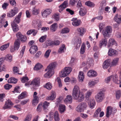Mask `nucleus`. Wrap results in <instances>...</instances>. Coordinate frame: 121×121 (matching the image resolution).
<instances>
[{"label":"nucleus","mask_w":121,"mask_h":121,"mask_svg":"<svg viewBox=\"0 0 121 121\" xmlns=\"http://www.w3.org/2000/svg\"><path fill=\"white\" fill-rule=\"evenodd\" d=\"M13 104V103L11 102L10 100L8 99L5 102V104L3 108L4 109H10L11 108V106Z\"/></svg>","instance_id":"13"},{"label":"nucleus","mask_w":121,"mask_h":121,"mask_svg":"<svg viewBox=\"0 0 121 121\" xmlns=\"http://www.w3.org/2000/svg\"><path fill=\"white\" fill-rule=\"evenodd\" d=\"M97 75V72L93 70H90L87 73L88 76L90 77H96Z\"/></svg>","instance_id":"14"},{"label":"nucleus","mask_w":121,"mask_h":121,"mask_svg":"<svg viewBox=\"0 0 121 121\" xmlns=\"http://www.w3.org/2000/svg\"><path fill=\"white\" fill-rule=\"evenodd\" d=\"M86 49V46L84 43H83L82 45L80 51L81 54H83L85 52Z\"/></svg>","instance_id":"39"},{"label":"nucleus","mask_w":121,"mask_h":121,"mask_svg":"<svg viewBox=\"0 0 121 121\" xmlns=\"http://www.w3.org/2000/svg\"><path fill=\"white\" fill-rule=\"evenodd\" d=\"M40 12V9L35 6L33 7L32 9V15H37L39 14Z\"/></svg>","instance_id":"15"},{"label":"nucleus","mask_w":121,"mask_h":121,"mask_svg":"<svg viewBox=\"0 0 121 121\" xmlns=\"http://www.w3.org/2000/svg\"><path fill=\"white\" fill-rule=\"evenodd\" d=\"M20 40L22 43L26 42L27 40V37L23 35L22 36V37L20 38Z\"/></svg>","instance_id":"54"},{"label":"nucleus","mask_w":121,"mask_h":121,"mask_svg":"<svg viewBox=\"0 0 121 121\" xmlns=\"http://www.w3.org/2000/svg\"><path fill=\"white\" fill-rule=\"evenodd\" d=\"M13 72L15 73H18V74H22V73H18V72H19V70L18 68L17 67H14L13 68Z\"/></svg>","instance_id":"56"},{"label":"nucleus","mask_w":121,"mask_h":121,"mask_svg":"<svg viewBox=\"0 0 121 121\" xmlns=\"http://www.w3.org/2000/svg\"><path fill=\"white\" fill-rule=\"evenodd\" d=\"M5 95L4 93L0 94V101L3 102L4 101V98L5 97Z\"/></svg>","instance_id":"57"},{"label":"nucleus","mask_w":121,"mask_h":121,"mask_svg":"<svg viewBox=\"0 0 121 121\" xmlns=\"http://www.w3.org/2000/svg\"><path fill=\"white\" fill-rule=\"evenodd\" d=\"M57 24L56 23H54L51 26L50 30L53 32H54L57 30Z\"/></svg>","instance_id":"28"},{"label":"nucleus","mask_w":121,"mask_h":121,"mask_svg":"<svg viewBox=\"0 0 121 121\" xmlns=\"http://www.w3.org/2000/svg\"><path fill=\"white\" fill-rule=\"evenodd\" d=\"M119 58H116L114 59L112 62V65H116L117 63V62L119 60Z\"/></svg>","instance_id":"51"},{"label":"nucleus","mask_w":121,"mask_h":121,"mask_svg":"<svg viewBox=\"0 0 121 121\" xmlns=\"http://www.w3.org/2000/svg\"><path fill=\"white\" fill-rule=\"evenodd\" d=\"M57 65L56 62L52 63L48 66L45 71H47V72L44 75V77L46 78H49L54 74L53 70Z\"/></svg>","instance_id":"3"},{"label":"nucleus","mask_w":121,"mask_h":121,"mask_svg":"<svg viewBox=\"0 0 121 121\" xmlns=\"http://www.w3.org/2000/svg\"><path fill=\"white\" fill-rule=\"evenodd\" d=\"M43 107L42 103H40L38 105L37 108V111L39 112H40L42 110Z\"/></svg>","instance_id":"48"},{"label":"nucleus","mask_w":121,"mask_h":121,"mask_svg":"<svg viewBox=\"0 0 121 121\" xmlns=\"http://www.w3.org/2000/svg\"><path fill=\"white\" fill-rule=\"evenodd\" d=\"M52 10L50 9H47L43 11H42L41 14L43 17H47L52 12Z\"/></svg>","instance_id":"11"},{"label":"nucleus","mask_w":121,"mask_h":121,"mask_svg":"<svg viewBox=\"0 0 121 121\" xmlns=\"http://www.w3.org/2000/svg\"><path fill=\"white\" fill-rule=\"evenodd\" d=\"M71 21H73L72 25L75 26H78L81 24V22L79 20L77 19L76 18H73Z\"/></svg>","instance_id":"12"},{"label":"nucleus","mask_w":121,"mask_h":121,"mask_svg":"<svg viewBox=\"0 0 121 121\" xmlns=\"http://www.w3.org/2000/svg\"><path fill=\"white\" fill-rule=\"evenodd\" d=\"M116 96L117 99H119L121 96V92L120 91H117L116 93Z\"/></svg>","instance_id":"63"},{"label":"nucleus","mask_w":121,"mask_h":121,"mask_svg":"<svg viewBox=\"0 0 121 121\" xmlns=\"http://www.w3.org/2000/svg\"><path fill=\"white\" fill-rule=\"evenodd\" d=\"M65 110V106L64 105L60 104L59 106V111L61 113L64 112Z\"/></svg>","instance_id":"43"},{"label":"nucleus","mask_w":121,"mask_h":121,"mask_svg":"<svg viewBox=\"0 0 121 121\" xmlns=\"http://www.w3.org/2000/svg\"><path fill=\"white\" fill-rule=\"evenodd\" d=\"M26 48V46H24L22 48L20 52V54L19 55V57L20 58H22L23 56Z\"/></svg>","instance_id":"42"},{"label":"nucleus","mask_w":121,"mask_h":121,"mask_svg":"<svg viewBox=\"0 0 121 121\" xmlns=\"http://www.w3.org/2000/svg\"><path fill=\"white\" fill-rule=\"evenodd\" d=\"M95 98L97 102H101L104 98V93L103 91H100L95 95Z\"/></svg>","instance_id":"6"},{"label":"nucleus","mask_w":121,"mask_h":121,"mask_svg":"<svg viewBox=\"0 0 121 121\" xmlns=\"http://www.w3.org/2000/svg\"><path fill=\"white\" fill-rule=\"evenodd\" d=\"M43 66L40 64L38 63L36 64L34 67V69L35 70H38L41 69Z\"/></svg>","instance_id":"40"},{"label":"nucleus","mask_w":121,"mask_h":121,"mask_svg":"<svg viewBox=\"0 0 121 121\" xmlns=\"http://www.w3.org/2000/svg\"><path fill=\"white\" fill-rule=\"evenodd\" d=\"M72 70L70 67H66L61 71L59 76L61 77H65L69 74Z\"/></svg>","instance_id":"4"},{"label":"nucleus","mask_w":121,"mask_h":121,"mask_svg":"<svg viewBox=\"0 0 121 121\" xmlns=\"http://www.w3.org/2000/svg\"><path fill=\"white\" fill-rule=\"evenodd\" d=\"M56 94L54 92H52L51 95L49 96H47L46 97V100H52L54 99L56 97Z\"/></svg>","instance_id":"24"},{"label":"nucleus","mask_w":121,"mask_h":121,"mask_svg":"<svg viewBox=\"0 0 121 121\" xmlns=\"http://www.w3.org/2000/svg\"><path fill=\"white\" fill-rule=\"evenodd\" d=\"M46 35H44L40 37L39 39V41L41 43L43 42L46 40Z\"/></svg>","instance_id":"53"},{"label":"nucleus","mask_w":121,"mask_h":121,"mask_svg":"<svg viewBox=\"0 0 121 121\" xmlns=\"http://www.w3.org/2000/svg\"><path fill=\"white\" fill-rule=\"evenodd\" d=\"M45 43V45L47 47L48 46H51L53 45V41H46Z\"/></svg>","instance_id":"59"},{"label":"nucleus","mask_w":121,"mask_h":121,"mask_svg":"<svg viewBox=\"0 0 121 121\" xmlns=\"http://www.w3.org/2000/svg\"><path fill=\"white\" fill-rule=\"evenodd\" d=\"M72 97L71 95H67L64 100V102L66 103L70 104L72 102Z\"/></svg>","instance_id":"23"},{"label":"nucleus","mask_w":121,"mask_h":121,"mask_svg":"<svg viewBox=\"0 0 121 121\" xmlns=\"http://www.w3.org/2000/svg\"><path fill=\"white\" fill-rule=\"evenodd\" d=\"M116 41L114 39H109L108 41V47L111 46L115 44L116 45Z\"/></svg>","instance_id":"34"},{"label":"nucleus","mask_w":121,"mask_h":121,"mask_svg":"<svg viewBox=\"0 0 121 121\" xmlns=\"http://www.w3.org/2000/svg\"><path fill=\"white\" fill-rule=\"evenodd\" d=\"M112 107L111 106H108L107 107L106 109V117H109L110 115L111 114L112 112Z\"/></svg>","instance_id":"22"},{"label":"nucleus","mask_w":121,"mask_h":121,"mask_svg":"<svg viewBox=\"0 0 121 121\" xmlns=\"http://www.w3.org/2000/svg\"><path fill=\"white\" fill-rule=\"evenodd\" d=\"M18 9L17 7H15L13 9L7 13V16L9 17H12L14 16L18 12Z\"/></svg>","instance_id":"9"},{"label":"nucleus","mask_w":121,"mask_h":121,"mask_svg":"<svg viewBox=\"0 0 121 121\" xmlns=\"http://www.w3.org/2000/svg\"><path fill=\"white\" fill-rule=\"evenodd\" d=\"M85 4L86 5L91 7H93L95 5V4L93 3L90 1L86 2L85 3Z\"/></svg>","instance_id":"45"},{"label":"nucleus","mask_w":121,"mask_h":121,"mask_svg":"<svg viewBox=\"0 0 121 121\" xmlns=\"http://www.w3.org/2000/svg\"><path fill=\"white\" fill-rule=\"evenodd\" d=\"M49 104V103L47 101H45L43 103H42L43 109L45 110L46 109Z\"/></svg>","instance_id":"44"},{"label":"nucleus","mask_w":121,"mask_h":121,"mask_svg":"<svg viewBox=\"0 0 121 121\" xmlns=\"http://www.w3.org/2000/svg\"><path fill=\"white\" fill-rule=\"evenodd\" d=\"M32 100V103L33 105L34 106H35L38 103L39 101L38 96L34 97Z\"/></svg>","instance_id":"27"},{"label":"nucleus","mask_w":121,"mask_h":121,"mask_svg":"<svg viewBox=\"0 0 121 121\" xmlns=\"http://www.w3.org/2000/svg\"><path fill=\"white\" fill-rule=\"evenodd\" d=\"M23 35L21 32H18L16 34V37L17 38V39H19V40H20V38L22 37Z\"/></svg>","instance_id":"64"},{"label":"nucleus","mask_w":121,"mask_h":121,"mask_svg":"<svg viewBox=\"0 0 121 121\" xmlns=\"http://www.w3.org/2000/svg\"><path fill=\"white\" fill-rule=\"evenodd\" d=\"M118 77L116 76H112V79L113 81L115 83L118 84L120 83L121 81L118 80Z\"/></svg>","instance_id":"33"},{"label":"nucleus","mask_w":121,"mask_h":121,"mask_svg":"<svg viewBox=\"0 0 121 121\" xmlns=\"http://www.w3.org/2000/svg\"><path fill=\"white\" fill-rule=\"evenodd\" d=\"M9 43H8L2 46L0 48V50L1 51H4L5 50L9 47Z\"/></svg>","instance_id":"41"},{"label":"nucleus","mask_w":121,"mask_h":121,"mask_svg":"<svg viewBox=\"0 0 121 121\" xmlns=\"http://www.w3.org/2000/svg\"><path fill=\"white\" fill-rule=\"evenodd\" d=\"M65 49V45L64 44H63L58 49V53L60 54L64 52V50Z\"/></svg>","instance_id":"36"},{"label":"nucleus","mask_w":121,"mask_h":121,"mask_svg":"<svg viewBox=\"0 0 121 121\" xmlns=\"http://www.w3.org/2000/svg\"><path fill=\"white\" fill-rule=\"evenodd\" d=\"M38 50V48L36 45L32 46L30 48L29 51L31 54H34Z\"/></svg>","instance_id":"17"},{"label":"nucleus","mask_w":121,"mask_h":121,"mask_svg":"<svg viewBox=\"0 0 121 121\" xmlns=\"http://www.w3.org/2000/svg\"><path fill=\"white\" fill-rule=\"evenodd\" d=\"M84 75L83 72H80L78 75V80L79 81L82 82L84 78Z\"/></svg>","instance_id":"26"},{"label":"nucleus","mask_w":121,"mask_h":121,"mask_svg":"<svg viewBox=\"0 0 121 121\" xmlns=\"http://www.w3.org/2000/svg\"><path fill=\"white\" fill-rule=\"evenodd\" d=\"M17 79L15 78L11 77L8 80V82L9 83L16 84L17 82Z\"/></svg>","instance_id":"32"},{"label":"nucleus","mask_w":121,"mask_h":121,"mask_svg":"<svg viewBox=\"0 0 121 121\" xmlns=\"http://www.w3.org/2000/svg\"><path fill=\"white\" fill-rule=\"evenodd\" d=\"M68 6V0H65L59 6L60 9H62L64 10Z\"/></svg>","instance_id":"21"},{"label":"nucleus","mask_w":121,"mask_h":121,"mask_svg":"<svg viewBox=\"0 0 121 121\" xmlns=\"http://www.w3.org/2000/svg\"><path fill=\"white\" fill-rule=\"evenodd\" d=\"M88 104L90 108H93L95 104V100L94 99H91L90 100H89Z\"/></svg>","instance_id":"19"},{"label":"nucleus","mask_w":121,"mask_h":121,"mask_svg":"<svg viewBox=\"0 0 121 121\" xmlns=\"http://www.w3.org/2000/svg\"><path fill=\"white\" fill-rule=\"evenodd\" d=\"M87 105L85 102L80 103L76 108V110L78 112H83L87 108Z\"/></svg>","instance_id":"5"},{"label":"nucleus","mask_w":121,"mask_h":121,"mask_svg":"<svg viewBox=\"0 0 121 121\" xmlns=\"http://www.w3.org/2000/svg\"><path fill=\"white\" fill-rule=\"evenodd\" d=\"M114 20L117 23L120 24L121 23V15L116 14L114 18Z\"/></svg>","instance_id":"25"},{"label":"nucleus","mask_w":121,"mask_h":121,"mask_svg":"<svg viewBox=\"0 0 121 121\" xmlns=\"http://www.w3.org/2000/svg\"><path fill=\"white\" fill-rule=\"evenodd\" d=\"M59 13H56L54 15L53 17L56 21H58L59 20Z\"/></svg>","instance_id":"58"},{"label":"nucleus","mask_w":121,"mask_h":121,"mask_svg":"<svg viewBox=\"0 0 121 121\" xmlns=\"http://www.w3.org/2000/svg\"><path fill=\"white\" fill-rule=\"evenodd\" d=\"M8 25V22L6 21H4V20H0V28H1L3 26L5 28Z\"/></svg>","instance_id":"29"},{"label":"nucleus","mask_w":121,"mask_h":121,"mask_svg":"<svg viewBox=\"0 0 121 121\" xmlns=\"http://www.w3.org/2000/svg\"><path fill=\"white\" fill-rule=\"evenodd\" d=\"M11 25L13 28V30L14 32H16L19 29L18 26L16 23H12L11 24Z\"/></svg>","instance_id":"30"},{"label":"nucleus","mask_w":121,"mask_h":121,"mask_svg":"<svg viewBox=\"0 0 121 121\" xmlns=\"http://www.w3.org/2000/svg\"><path fill=\"white\" fill-rule=\"evenodd\" d=\"M29 79L27 77H23L21 79V81L23 83H25L27 82Z\"/></svg>","instance_id":"52"},{"label":"nucleus","mask_w":121,"mask_h":121,"mask_svg":"<svg viewBox=\"0 0 121 121\" xmlns=\"http://www.w3.org/2000/svg\"><path fill=\"white\" fill-rule=\"evenodd\" d=\"M32 116V115L30 114L27 115L24 120V121H30L31 120Z\"/></svg>","instance_id":"49"},{"label":"nucleus","mask_w":121,"mask_h":121,"mask_svg":"<svg viewBox=\"0 0 121 121\" xmlns=\"http://www.w3.org/2000/svg\"><path fill=\"white\" fill-rule=\"evenodd\" d=\"M86 10L85 8H81L79 13L81 16H83L86 14Z\"/></svg>","instance_id":"35"},{"label":"nucleus","mask_w":121,"mask_h":121,"mask_svg":"<svg viewBox=\"0 0 121 121\" xmlns=\"http://www.w3.org/2000/svg\"><path fill=\"white\" fill-rule=\"evenodd\" d=\"M26 92H22L18 96V99H21L24 98L26 96Z\"/></svg>","instance_id":"47"},{"label":"nucleus","mask_w":121,"mask_h":121,"mask_svg":"<svg viewBox=\"0 0 121 121\" xmlns=\"http://www.w3.org/2000/svg\"><path fill=\"white\" fill-rule=\"evenodd\" d=\"M69 29L68 28H65L62 30L61 33L62 34L68 33L69 32Z\"/></svg>","instance_id":"55"},{"label":"nucleus","mask_w":121,"mask_h":121,"mask_svg":"<svg viewBox=\"0 0 121 121\" xmlns=\"http://www.w3.org/2000/svg\"><path fill=\"white\" fill-rule=\"evenodd\" d=\"M72 95L74 99L79 102H82L84 99V96L80 91V88L77 86H75L73 88Z\"/></svg>","instance_id":"2"},{"label":"nucleus","mask_w":121,"mask_h":121,"mask_svg":"<svg viewBox=\"0 0 121 121\" xmlns=\"http://www.w3.org/2000/svg\"><path fill=\"white\" fill-rule=\"evenodd\" d=\"M22 14V12H20L15 18L13 23L19 24L20 22V18L21 17Z\"/></svg>","instance_id":"16"},{"label":"nucleus","mask_w":121,"mask_h":121,"mask_svg":"<svg viewBox=\"0 0 121 121\" xmlns=\"http://www.w3.org/2000/svg\"><path fill=\"white\" fill-rule=\"evenodd\" d=\"M92 92L90 91L89 90L86 93L85 97L86 98V99L87 100H89V97L91 96L92 94Z\"/></svg>","instance_id":"46"},{"label":"nucleus","mask_w":121,"mask_h":121,"mask_svg":"<svg viewBox=\"0 0 121 121\" xmlns=\"http://www.w3.org/2000/svg\"><path fill=\"white\" fill-rule=\"evenodd\" d=\"M78 0H70L69 2V4L71 6H73Z\"/></svg>","instance_id":"61"},{"label":"nucleus","mask_w":121,"mask_h":121,"mask_svg":"<svg viewBox=\"0 0 121 121\" xmlns=\"http://www.w3.org/2000/svg\"><path fill=\"white\" fill-rule=\"evenodd\" d=\"M117 53L116 50L110 48L109 50L108 54L109 56H112L116 55L117 54Z\"/></svg>","instance_id":"20"},{"label":"nucleus","mask_w":121,"mask_h":121,"mask_svg":"<svg viewBox=\"0 0 121 121\" xmlns=\"http://www.w3.org/2000/svg\"><path fill=\"white\" fill-rule=\"evenodd\" d=\"M44 87L46 88L49 90H51L52 88V84L50 82L46 83L45 85L44 86Z\"/></svg>","instance_id":"38"},{"label":"nucleus","mask_w":121,"mask_h":121,"mask_svg":"<svg viewBox=\"0 0 121 121\" xmlns=\"http://www.w3.org/2000/svg\"><path fill=\"white\" fill-rule=\"evenodd\" d=\"M96 83V82L95 81H91L89 82L88 83L89 86L90 87H92Z\"/></svg>","instance_id":"60"},{"label":"nucleus","mask_w":121,"mask_h":121,"mask_svg":"<svg viewBox=\"0 0 121 121\" xmlns=\"http://www.w3.org/2000/svg\"><path fill=\"white\" fill-rule=\"evenodd\" d=\"M101 109L100 108H99L97 109L95 112L94 113L93 117H98L99 113L101 112Z\"/></svg>","instance_id":"37"},{"label":"nucleus","mask_w":121,"mask_h":121,"mask_svg":"<svg viewBox=\"0 0 121 121\" xmlns=\"http://www.w3.org/2000/svg\"><path fill=\"white\" fill-rule=\"evenodd\" d=\"M20 45V42L19 39H16L15 41L14 44L13 48L10 49V51L13 52L15 51H17L19 49Z\"/></svg>","instance_id":"7"},{"label":"nucleus","mask_w":121,"mask_h":121,"mask_svg":"<svg viewBox=\"0 0 121 121\" xmlns=\"http://www.w3.org/2000/svg\"><path fill=\"white\" fill-rule=\"evenodd\" d=\"M4 58V59H5L6 60L9 62H11L12 60V56L10 55H7L5 57V58Z\"/></svg>","instance_id":"50"},{"label":"nucleus","mask_w":121,"mask_h":121,"mask_svg":"<svg viewBox=\"0 0 121 121\" xmlns=\"http://www.w3.org/2000/svg\"><path fill=\"white\" fill-rule=\"evenodd\" d=\"M40 79L39 78H35L30 82V85L34 87H37L39 86L40 84Z\"/></svg>","instance_id":"10"},{"label":"nucleus","mask_w":121,"mask_h":121,"mask_svg":"<svg viewBox=\"0 0 121 121\" xmlns=\"http://www.w3.org/2000/svg\"><path fill=\"white\" fill-rule=\"evenodd\" d=\"M112 31V28L110 26H107L103 30L102 34L104 37L102 38L99 41V46L100 48H101L103 46H106L107 40L106 37H110Z\"/></svg>","instance_id":"1"},{"label":"nucleus","mask_w":121,"mask_h":121,"mask_svg":"<svg viewBox=\"0 0 121 121\" xmlns=\"http://www.w3.org/2000/svg\"><path fill=\"white\" fill-rule=\"evenodd\" d=\"M49 114L50 117H54L55 121H59L60 118L58 111H56L54 112L51 111Z\"/></svg>","instance_id":"8"},{"label":"nucleus","mask_w":121,"mask_h":121,"mask_svg":"<svg viewBox=\"0 0 121 121\" xmlns=\"http://www.w3.org/2000/svg\"><path fill=\"white\" fill-rule=\"evenodd\" d=\"M77 30L78 32V33L80 35L82 36L84 34L85 32V30L84 28L82 27H80L78 28Z\"/></svg>","instance_id":"31"},{"label":"nucleus","mask_w":121,"mask_h":121,"mask_svg":"<svg viewBox=\"0 0 121 121\" xmlns=\"http://www.w3.org/2000/svg\"><path fill=\"white\" fill-rule=\"evenodd\" d=\"M51 52V50L50 49H48L47 50L44 56L46 58H48L49 56L50 52Z\"/></svg>","instance_id":"62"},{"label":"nucleus","mask_w":121,"mask_h":121,"mask_svg":"<svg viewBox=\"0 0 121 121\" xmlns=\"http://www.w3.org/2000/svg\"><path fill=\"white\" fill-rule=\"evenodd\" d=\"M111 60L110 59H109L106 60L104 62L103 66L104 69H107L109 66Z\"/></svg>","instance_id":"18"}]
</instances>
